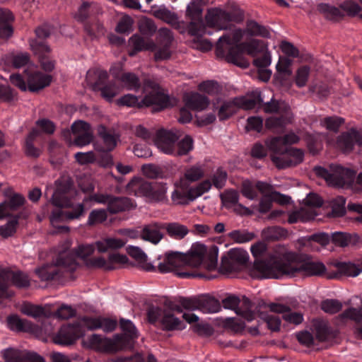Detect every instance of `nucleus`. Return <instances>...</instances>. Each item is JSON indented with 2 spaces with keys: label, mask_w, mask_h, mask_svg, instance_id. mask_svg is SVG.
I'll use <instances>...</instances> for the list:
<instances>
[{
  "label": "nucleus",
  "mask_w": 362,
  "mask_h": 362,
  "mask_svg": "<svg viewBox=\"0 0 362 362\" xmlns=\"http://www.w3.org/2000/svg\"><path fill=\"white\" fill-rule=\"evenodd\" d=\"M81 206H77V212L67 213L62 211L58 209L52 211L50 216V223L52 226L57 229V232L68 233L69 228L65 226H59V223L69 220L78 219L80 213L81 212Z\"/></svg>",
  "instance_id": "nucleus-19"
},
{
  "label": "nucleus",
  "mask_w": 362,
  "mask_h": 362,
  "mask_svg": "<svg viewBox=\"0 0 362 362\" xmlns=\"http://www.w3.org/2000/svg\"><path fill=\"white\" fill-rule=\"evenodd\" d=\"M96 8V4L93 3L83 2L79 7L76 15V18L78 21H84L90 14L93 13Z\"/></svg>",
  "instance_id": "nucleus-58"
},
{
  "label": "nucleus",
  "mask_w": 362,
  "mask_h": 362,
  "mask_svg": "<svg viewBox=\"0 0 362 362\" xmlns=\"http://www.w3.org/2000/svg\"><path fill=\"white\" fill-rule=\"evenodd\" d=\"M281 117H271L265 122L266 128L278 132L283 130L284 127L291 123L293 119L291 112L281 114Z\"/></svg>",
  "instance_id": "nucleus-31"
},
{
  "label": "nucleus",
  "mask_w": 362,
  "mask_h": 362,
  "mask_svg": "<svg viewBox=\"0 0 362 362\" xmlns=\"http://www.w3.org/2000/svg\"><path fill=\"white\" fill-rule=\"evenodd\" d=\"M309 91L316 93L320 98L327 97L330 93L328 86L322 82H315L311 84L309 87Z\"/></svg>",
  "instance_id": "nucleus-59"
},
{
  "label": "nucleus",
  "mask_w": 362,
  "mask_h": 362,
  "mask_svg": "<svg viewBox=\"0 0 362 362\" xmlns=\"http://www.w3.org/2000/svg\"><path fill=\"white\" fill-rule=\"evenodd\" d=\"M321 308L325 313L334 314L341 310L342 305L337 300H326L322 303Z\"/></svg>",
  "instance_id": "nucleus-62"
},
{
  "label": "nucleus",
  "mask_w": 362,
  "mask_h": 362,
  "mask_svg": "<svg viewBox=\"0 0 362 362\" xmlns=\"http://www.w3.org/2000/svg\"><path fill=\"white\" fill-rule=\"evenodd\" d=\"M167 191L168 187L166 184L162 182L155 183L153 185H151V189L146 197L155 202H164L167 200Z\"/></svg>",
  "instance_id": "nucleus-39"
},
{
  "label": "nucleus",
  "mask_w": 362,
  "mask_h": 362,
  "mask_svg": "<svg viewBox=\"0 0 362 362\" xmlns=\"http://www.w3.org/2000/svg\"><path fill=\"white\" fill-rule=\"evenodd\" d=\"M235 103L238 104V107L245 110H251L263 103V98L260 91L256 90L252 91L250 94L235 98Z\"/></svg>",
  "instance_id": "nucleus-30"
},
{
  "label": "nucleus",
  "mask_w": 362,
  "mask_h": 362,
  "mask_svg": "<svg viewBox=\"0 0 362 362\" xmlns=\"http://www.w3.org/2000/svg\"><path fill=\"white\" fill-rule=\"evenodd\" d=\"M202 9L195 2H191L187 8V16L190 18L191 22L189 30L192 35H198L202 32L204 25L202 21Z\"/></svg>",
  "instance_id": "nucleus-20"
},
{
  "label": "nucleus",
  "mask_w": 362,
  "mask_h": 362,
  "mask_svg": "<svg viewBox=\"0 0 362 362\" xmlns=\"http://www.w3.org/2000/svg\"><path fill=\"white\" fill-rule=\"evenodd\" d=\"M97 132L99 140L94 144L95 149L100 152L113 150L117 146L118 135L102 124L98 127Z\"/></svg>",
  "instance_id": "nucleus-15"
},
{
  "label": "nucleus",
  "mask_w": 362,
  "mask_h": 362,
  "mask_svg": "<svg viewBox=\"0 0 362 362\" xmlns=\"http://www.w3.org/2000/svg\"><path fill=\"white\" fill-rule=\"evenodd\" d=\"M127 243V238L109 237L95 243L99 252H106L110 250H117L123 247Z\"/></svg>",
  "instance_id": "nucleus-33"
},
{
  "label": "nucleus",
  "mask_w": 362,
  "mask_h": 362,
  "mask_svg": "<svg viewBox=\"0 0 362 362\" xmlns=\"http://www.w3.org/2000/svg\"><path fill=\"white\" fill-rule=\"evenodd\" d=\"M355 144L361 146L362 138L359 133L354 130L342 134L337 141L338 147L346 153L351 151Z\"/></svg>",
  "instance_id": "nucleus-27"
},
{
  "label": "nucleus",
  "mask_w": 362,
  "mask_h": 362,
  "mask_svg": "<svg viewBox=\"0 0 362 362\" xmlns=\"http://www.w3.org/2000/svg\"><path fill=\"white\" fill-rule=\"evenodd\" d=\"M204 175V170L202 165H194L190 166L185 170L182 177H180L182 180H185L186 182L190 184L198 181Z\"/></svg>",
  "instance_id": "nucleus-42"
},
{
  "label": "nucleus",
  "mask_w": 362,
  "mask_h": 362,
  "mask_svg": "<svg viewBox=\"0 0 362 362\" xmlns=\"http://www.w3.org/2000/svg\"><path fill=\"white\" fill-rule=\"evenodd\" d=\"M182 313V309L179 307H175L171 310L164 311H162L158 307H152L148 310V317L151 322L159 320L163 329L182 330L186 327L185 324L175 315L176 313L181 314Z\"/></svg>",
  "instance_id": "nucleus-8"
},
{
  "label": "nucleus",
  "mask_w": 362,
  "mask_h": 362,
  "mask_svg": "<svg viewBox=\"0 0 362 362\" xmlns=\"http://www.w3.org/2000/svg\"><path fill=\"white\" fill-rule=\"evenodd\" d=\"M121 89L120 86H117L112 83H110L98 88V90H100L103 98L107 100H111L121 91Z\"/></svg>",
  "instance_id": "nucleus-55"
},
{
  "label": "nucleus",
  "mask_w": 362,
  "mask_h": 362,
  "mask_svg": "<svg viewBox=\"0 0 362 362\" xmlns=\"http://www.w3.org/2000/svg\"><path fill=\"white\" fill-rule=\"evenodd\" d=\"M271 264L257 262L252 275L259 277L279 279L284 276L305 277L321 276L326 272L323 263L319 261L302 260L291 254L271 258Z\"/></svg>",
  "instance_id": "nucleus-1"
},
{
  "label": "nucleus",
  "mask_w": 362,
  "mask_h": 362,
  "mask_svg": "<svg viewBox=\"0 0 362 362\" xmlns=\"http://www.w3.org/2000/svg\"><path fill=\"white\" fill-rule=\"evenodd\" d=\"M316 215L315 211L307 208H302L300 210L291 212L288 215V221L290 223H295L298 221L305 222L314 218Z\"/></svg>",
  "instance_id": "nucleus-41"
},
{
  "label": "nucleus",
  "mask_w": 362,
  "mask_h": 362,
  "mask_svg": "<svg viewBox=\"0 0 362 362\" xmlns=\"http://www.w3.org/2000/svg\"><path fill=\"white\" fill-rule=\"evenodd\" d=\"M304 153L298 148H291L281 156H272V162L278 168H285L299 164L303 160Z\"/></svg>",
  "instance_id": "nucleus-16"
},
{
  "label": "nucleus",
  "mask_w": 362,
  "mask_h": 362,
  "mask_svg": "<svg viewBox=\"0 0 362 362\" xmlns=\"http://www.w3.org/2000/svg\"><path fill=\"white\" fill-rule=\"evenodd\" d=\"M245 32L250 36H259L269 38L271 36L269 30L255 21H250L247 23Z\"/></svg>",
  "instance_id": "nucleus-44"
},
{
  "label": "nucleus",
  "mask_w": 362,
  "mask_h": 362,
  "mask_svg": "<svg viewBox=\"0 0 362 362\" xmlns=\"http://www.w3.org/2000/svg\"><path fill=\"white\" fill-rule=\"evenodd\" d=\"M336 267L341 274L348 276L355 277L362 271L356 264L351 262H338L336 264Z\"/></svg>",
  "instance_id": "nucleus-53"
},
{
  "label": "nucleus",
  "mask_w": 362,
  "mask_h": 362,
  "mask_svg": "<svg viewBox=\"0 0 362 362\" xmlns=\"http://www.w3.org/2000/svg\"><path fill=\"white\" fill-rule=\"evenodd\" d=\"M5 276L11 284L19 288L28 287L30 285V280L28 276L21 272H8Z\"/></svg>",
  "instance_id": "nucleus-45"
},
{
  "label": "nucleus",
  "mask_w": 362,
  "mask_h": 362,
  "mask_svg": "<svg viewBox=\"0 0 362 362\" xmlns=\"http://www.w3.org/2000/svg\"><path fill=\"white\" fill-rule=\"evenodd\" d=\"M14 18L6 8H0V44L6 42L13 34L11 23Z\"/></svg>",
  "instance_id": "nucleus-24"
},
{
  "label": "nucleus",
  "mask_w": 362,
  "mask_h": 362,
  "mask_svg": "<svg viewBox=\"0 0 362 362\" xmlns=\"http://www.w3.org/2000/svg\"><path fill=\"white\" fill-rule=\"evenodd\" d=\"M88 345L93 349L103 351H118L132 346L130 341L122 343V339L115 336L112 339L103 338L98 334H93L88 339Z\"/></svg>",
  "instance_id": "nucleus-10"
},
{
  "label": "nucleus",
  "mask_w": 362,
  "mask_h": 362,
  "mask_svg": "<svg viewBox=\"0 0 362 362\" xmlns=\"http://www.w3.org/2000/svg\"><path fill=\"white\" fill-rule=\"evenodd\" d=\"M21 311L24 315L38 318L45 315V310L42 307L32 304H23L21 308Z\"/></svg>",
  "instance_id": "nucleus-54"
},
{
  "label": "nucleus",
  "mask_w": 362,
  "mask_h": 362,
  "mask_svg": "<svg viewBox=\"0 0 362 362\" xmlns=\"http://www.w3.org/2000/svg\"><path fill=\"white\" fill-rule=\"evenodd\" d=\"M227 180V173L222 169H218L211 177L207 179L217 189H221L224 187Z\"/></svg>",
  "instance_id": "nucleus-56"
},
{
  "label": "nucleus",
  "mask_w": 362,
  "mask_h": 362,
  "mask_svg": "<svg viewBox=\"0 0 362 362\" xmlns=\"http://www.w3.org/2000/svg\"><path fill=\"white\" fill-rule=\"evenodd\" d=\"M248 253L243 249H231L221 257L220 273L230 274L242 271L247 267Z\"/></svg>",
  "instance_id": "nucleus-9"
},
{
  "label": "nucleus",
  "mask_w": 362,
  "mask_h": 362,
  "mask_svg": "<svg viewBox=\"0 0 362 362\" xmlns=\"http://www.w3.org/2000/svg\"><path fill=\"white\" fill-rule=\"evenodd\" d=\"M233 21L231 13L220 8L209 9L205 16L206 26L217 30L231 29Z\"/></svg>",
  "instance_id": "nucleus-11"
},
{
  "label": "nucleus",
  "mask_w": 362,
  "mask_h": 362,
  "mask_svg": "<svg viewBox=\"0 0 362 362\" xmlns=\"http://www.w3.org/2000/svg\"><path fill=\"white\" fill-rule=\"evenodd\" d=\"M140 105L142 107L156 105V110H161L168 107V97L159 92L158 90L153 89L141 100V104Z\"/></svg>",
  "instance_id": "nucleus-26"
},
{
  "label": "nucleus",
  "mask_w": 362,
  "mask_h": 362,
  "mask_svg": "<svg viewBox=\"0 0 362 362\" xmlns=\"http://www.w3.org/2000/svg\"><path fill=\"white\" fill-rule=\"evenodd\" d=\"M315 174L326 181L327 185L342 187L349 185L354 180L356 173L349 168L337 164H332L329 168L315 167Z\"/></svg>",
  "instance_id": "nucleus-7"
},
{
  "label": "nucleus",
  "mask_w": 362,
  "mask_h": 362,
  "mask_svg": "<svg viewBox=\"0 0 362 362\" xmlns=\"http://www.w3.org/2000/svg\"><path fill=\"white\" fill-rule=\"evenodd\" d=\"M310 74V68L303 65L298 67L294 75V82L297 87L303 88L307 85Z\"/></svg>",
  "instance_id": "nucleus-47"
},
{
  "label": "nucleus",
  "mask_w": 362,
  "mask_h": 362,
  "mask_svg": "<svg viewBox=\"0 0 362 362\" xmlns=\"http://www.w3.org/2000/svg\"><path fill=\"white\" fill-rule=\"evenodd\" d=\"M168 235L177 240L184 239L189 233L187 226L179 222L163 223Z\"/></svg>",
  "instance_id": "nucleus-32"
},
{
  "label": "nucleus",
  "mask_w": 362,
  "mask_h": 362,
  "mask_svg": "<svg viewBox=\"0 0 362 362\" xmlns=\"http://www.w3.org/2000/svg\"><path fill=\"white\" fill-rule=\"evenodd\" d=\"M83 332L79 330L77 325L65 326L61 328L54 337V341L61 345H68L73 343L76 339L82 336Z\"/></svg>",
  "instance_id": "nucleus-21"
},
{
  "label": "nucleus",
  "mask_w": 362,
  "mask_h": 362,
  "mask_svg": "<svg viewBox=\"0 0 362 362\" xmlns=\"http://www.w3.org/2000/svg\"><path fill=\"white\" fill-rule=\"evenodd\" d=\"M183 306L188 311L182 314V318L189 324L198 322L199 317L195 314L191 313V310H199V300H185L183 303Z\"/></svg>",
  "instance_id": "nucleus-46"
},
{
  "label": "nucleus",
  "mask_w": 362,
  "mask_h": 362,
  "mask_svg": "<svg viewBox=\"0 0 362 362\" xmlns=\"http://www.w3.org/2000/svg\"><path fill=\"white\" fill-rule=\"evenodd\" d=\"M221 306L218 300L211 297H203L199 300V310L204 313H216Z\"/></svg>",
  "instance_id": "nucleus-40"
},
{
  "label": "nucleus",
  "mask_w": 362,
  "mask_h": 362,
  "mask_svg": "<svg viewBox=\"0 0 362 362\" xmlns=\"http://www.w3.org/2000/svg\"><path fill=\"white\" fill-rule=\"evenodd\" d=\"M6 362H43L42 357L34 353L8 348L2 352Z\"/></svg>",
  "instance_id": "nucleus-18"
},
{
  "label": "nucleus",
  "mask_w": 362,
  "mask_h": 362,
  "mask_svg": "<svg viewBox=\"0 0 362 362\" xmlns=\"http://www.w3.org/2000/svg\"><path fill=\"white\" fill-rule=\"evenodd\" d=\"M92 200L107 205V209L112 214L129 210L135 207V204L127 197H113L106 194H94Z\"/></svg>",
  "instance_id": "nucleus-12"
},
{
  "label": "nucleus",
  "mask_w": 362,
  "mask_h": 362,
  "mask_svg": "<svg viewBox=\"0 0 362 362\" xmlns=\"http://www.w3.org/2000/svg\"><path fill=\"white\" fill-rule=\"evenodd\" d=\"M39 135V132L36 129H33L29 135L27 136L25 140V153L27 156L37 158L40 156L41 150L33 146V142L34 139Z\"/></svg>",
  "instance_id": "nucleus-48"
},
{
  "label": "nucleus",
  "mask_w": 362,
  "mask_h": 362,
  "mask_svg": "<svg viewBox=\"0 0 362 362\" xmlns=\"http://www.w3.org/2000/svg\"><path fill=\"white\" fill-rule=\"evenodd\" d=\"M186 106L196 111H202L209 105L206 97L197 93H191L185 96Z\"/></svg>",
  "instance_id": "nucleus-34"
},
{
  "label": "nucleus",
  "mask_w": 362,
  "mask_h": 362,
  "mask_svg": "<svg viewBox=\"0 0 362 362\" xmlns=\"http://www.w3.org/2000/svg\"><path fill=\"white\" fill-rule=\"evenodd\" d=\"M74 140L70 141L69 145L83 147L90 144L93 139V132L90 124L84 121L78 120L71 125Z\"/></svg>",
  "instance_id": "nucleus-13"
},
{
  "label": "nucleus",
  "mask_w": 362,
  "mask_h": 362,
  "mask_svg": "<svg viewBox=\"0 0 362 362\" xmlns=\"http://www.w3.org/2000/svg\"><path fill=\"white\" fill-rule=\"evenodd\" d=\"M176 128H160L156 132L153 141L162 153L174 156L187 155L194 148V141Z\"/></svg>",
  "instance_id": "nucleus-3"
},
{
  "label": "nucleus",
  "mask_w": 362,
  "mask_h": 362,
  "mask_svg": "<svg viewBox=\"0 0 362 362\" xmlns=\"http://www.w3.org/2000/svg\"><path fill=\"white\" fill-rule=\"evenodd\" d=\"M206 253V248L202 244L193 245L188 255L177 252H168L158 257V269L161 273H167L185 266L197 267L203 262Z\"/></svg>",
  "instance_id": "nucleus-4"
},
{
  "label": "nucleus",
  "mask_w": 362,
  "mask_h": 362,
  "mask_svg": "<svg viewBox=\"0 0 362 362\" xmlns=\"http://www.w3.org/2000/svg\"><path fill=\"white\" fill-rule=\"evenodd\" d=\"M133 20L127 15L123 16L117 23L115 28L119 33H129L132 30Z\"/></svg>",
  "instance_id": "nucleus-60"
},
{
  "label": "nucleus",
  "mask_w": 362,
  "mask_h": 362,
  "mask_svg": "<svg viewBox=\"0 0 362 362\" xmlns=\"http://www.w3.org/2000/svg\"><path fill=\"white\" fill-rule=\"evenodd\" d=\"M117 103L119 105L127 107H142L140 105L141 104V100H139L136 95L132 94L124 95V96L119 98Z\"/></svg>",
  "instance_id": "nucleus-61"
},
{
  "label": "nucleus",
  "mask_w": 362,
  "mask_h": 362,
  "mask_svg": "<svg viewBox=\"0 0 362 362\" xmlns=\"http://www.w3.org/2000/svg\"><path fill=\"white\" fill-rule=\"evenodd\" d=\"M71 243L69 241H66L64 243V247L62 250H59V257L57 261V265H62L69 268L72 270L75 269V260L73 257H68L67 259H65V253L66 250L69 248Z\"/></svg>",
  "instance_id": "nucleus-51"
},
{
  "label": "nucleus",
  "mask_w": 362,
  "mask_h": 362,
  "mask_svg": "<svg viewBox=\"0 0 362 362\" xmlns=\"http://www.w3.org/2000/svg\"><path fill=\"white\" fill-rule=\"evenodd\" d=\"M121 88L127 90H136L141 86L140 79L134 73L125 72L121 74L118 78Z\"/></svg>",
  "instance_id": "nucleus-38"
},
{
  "label": "nucleus",
  "mask_w": 362,
  "mask_h": 362,
  "mask_svg": "<svg viewBox=\"0 0 362 362\" xmlns=\"http://www.w3.org/2000/svg\"><path fill=\"white\" fill-rule=\"evenodd\" d=\"M163 223L151 221L141 227L139 238L144 241L148 242L153 245H158L164 238L165 234Z\"/></svg>",
  "instance_id": "nucleus-14"
},
{
  "label": "nucleus",
  "mask_w": 362,
  "mask_h": 362,
  "mask_svg": "<svg viewBox=\"0 0 362 362\" xmlns=\"http://www.w3.org/2000/svg\"><path fill=\"white\" fill-rule=\"evenodd\" d=\"M129 51L131 57L134 56L137 52L142 51H153L156 44L149 38L144 37L139 35H134L129 39Z\"/></svg>",
  "instance_id": "nucleus-22"
},
{
  "label": "nucleus",
  "mask_w": 362,
  "mask_h": 362,
  "mask_svg": "<svg viewBox=\"0 0 362 362\" xmlns=\"http://www.w3.org/2000/svg\"><path fill=\"white\" fill-rule=\"evenodd\" d=\"M230 45L228 37H220L216 44V56L241 68H247L250 65L243 57L244 53L253 56L267 46L263 41L256 39L239 44L235 47H230Z\"/></svg>",
  "instance_id": "nucleus-2"
},
{
  "label": "nucleus",
  "mask_w": 362,
  "mask_h": 362,
  "mask_svg": "<svg viewBox=\"0 0 362 362\" xmlns=\"http://www.w3.org/2000/svg\"><path fill=\"white\" fill-rule=\"evenodd\" d=\"M35 272L42 281L52 279L57 274L54 267L50 265H45L37 269Z\"/></svg>",
  "instance_id": "nucleus-64"
},
{
  "label": "nucleus",
  "mask_w": 362,
  "mask_h": 362,
  "mask_svg": "<svg viewBox=\"0 0 362 362\" xmlns=\"http://www.w3.org/2000/svg\"><path fill=\"white\" fill-rule=\"evenodd\" d=\"M30 47L40 60L42 68L46 71H51L54 68V62L47 57V54L51 52L48 45L39 42L37 40H30Z\"/></svg>",
  "instance_id": "nucleus-17"
},
{
  "label": "nucleus",
  "mask_w": 362,
  "mask_h": 362,
  "mask_svg": "<svg viewBox=\"0 0 362 362\" xmlns=\"http://www.w3.org/2000/svg\"><path fill=\"white\" fill-rule=\"evenodd\" d=\"M344 122V120L341 117H327L320 120V125L329 131L336 132Z\"/></svg>",
  "instance_id": "nucleus-52"
},
{
  "label": "nucleus",
  "mask_w": 362,
  "mask_h": 362,
  "mask_svg": "<svg viewBox=\"0 0 362 362\" xmlns=\"http://www.w3.org/2000/svg\"><path fill=\"white\" fill-rule=\"evenodd\" d=\"M263 110L267 113H279L283 114L286 112H291L289 106L284 102L279 101L272 98L270 101L267 102L263 105Z\"/></svg>",
  "instance_id": "nucleus-43"
},
{
  "label": "nucleus",
  "mask_w": 362,
  "mask_h": 362,
  "mask_svg": "<svg viewBox=\"0 0 362 362\" xmlns=\"http://www.w3.org/2000/svg\"><path fill=\"white\" fill-rule=\"evenodd\" d=\"M8 327L15 331H23L33 332L36 330V326L25 319H21L17 315H12L7 319Z\"/></svg>",
  "instance_id": "nucleus-36"
},
{
  "label": "nucleus",
  "mask_w": 362,
  "mask_h": 362,
  "mask_svg": "<svg viewBox=\"0 0 362 362\" xmlns=\"http://www.w3.org/2000/svg\"><path fill=\"white\" fill-rule=\"evenodd\" d=\"M120 327L124 334L123 335L117 336L122 339V343L127 344L128 341H130L132 344L131 349H132L134 346V339L138 337L135 326L130 320L121 319ZM128 349H130V348Z\"/></svg>",
  "instance_id": "nucleus-37"
},
{
  "label": "nucleus",
  "mask_w": 362,
  "mask_h": 362,
  "mask_svg": "<svg viewBox=\"0 0 362 362\" xmlns=\"http://www.w3.org/2000/svg\"><path fill=\"white\" fill-rule=\"evenodd\" d=\"M51 79L49 74L41 73L34 64H30L25 70L24 77L19 74L10 76L11 84L23 91L27 90L31 92L38 91L49 86Z\"/></svg>",
  "instance_id": "nucleus-5"
},
{
  "label": "nucleus",
  "mask_w": 362,
  "mask_h": 362,
  "mask_svg": "<svg viewBox=\"0 0 362 362\" xmlns=\"http://www.w3.org/2000/svg\"><path fill=\"white\" fill-rule=\"evenodd\" d=\"M228 237L235 243H247L255 238L254 233L247 230H235L228 233Z\"/></svg>",
  "instance_id": "nucleus-50"
},
{
  "label": "nucleus",
  "mask_w": 362,
  "mask_h": 362,
  "mask_svg": "<svg viewBox=\"0 0 362 362\" xmlns=\"http://www.w3.org/2000/svg\"><path fill=\"white\" fill-rule=\"evenodd\" d=\"M272 313V314L262 313L261 317L267 322L269 329L272 331H278L280 328L281 320L276 315L277 313Z\"/></svg>",
  "instance_id": "nucleus-57"
},
{
  "label": "nucleus",
  "mask_w": 362,
  "mask_h": 362,
  "mask_svg": "<svg viewBox=\"0 0 362 362\" xmlns=\"http://www.w3.org/2000/svg\"><path fill=\"white\" fill-rule=\"evenodd\" d=\"M214 107L217 111L220 120H226L235 114L238 108L235 98L232 100H226L217 98L214 103Z\"/></svg>",
  "instance_id": "nucleus-23"
},
{
  "label": "nucleus",
  "mask_w": 362,
  "mask_h": 362,
  "mask_svg": "<svg viewBox=\"0 0 362 362\" xmlns=\"http://www.w3.org/2000/svg\"><path fill=\"white\" fill-rule=\"evenodd\" d=\"M150 189L151 184L140 177H134L127 185L128 193L136 196H146Z\"/></svg>",
  "instance_id": "nucleus-35"
},
{
  "label": "nucleus",
  "mask_w": 362,
  "mask_h": 362,
  "mask_svg": "<svg viewBox=\"0 0 362 362\" xmlns=\"http://www.w3.org/2000/svg\"><path fill=\"white\" fill-rule=\"evenodd\" d=\"M107 218V213L103 209H97L92 211L88 216V224L95 225L100 223Z\"/></svg>",
  "instance_id": "nucleus-63"
},
{
  "label": "nucleus",
  "mask_w": 362,
  "mask_h": 362,
  "mask_svg": "<svg viewBox=\"0 0 362 362\" xmlns=\"http://www.w3.org/2000/svg\"><path fill=\"white\" fill-rule=\"evenodd\" d=\"M293 61L285 57H279L278 63L276 65V69L280 78L281 84L284 86L290 88L292 86V82L288 81V78L292 75L293 71L291 66Z\"/></svg>",
  "instance_id": "nucleus-25"
},
{
  "label": "nucleus",
  "mask_w": 362,
  "mask_h": 362,
  "mask_svg": "<svg viewBox=\"0 0 362 362\" xmlns=\"http://www.w3.org/2000/svg\"><path fill=\"white\" fill-rule=\"evenodd\" d=\"M250 250H251L252 255L256 258V260L255 261L254 264L250 267L249 272H250V274L251 276H252L254 278H258V279H267V277L255 276L254 275H252V272L255 268V265L257 262L261 261V262L271 264V262H272L271 258H272L273 257H276V256L282 257V256H286V255H287V254H275V255H269L268 257V258L266 259H259L262 256H263L267 251V245L263 242H258V243H256L255 244L252 245L250 247Z\"/></svg>",
  "instance_id": "nucleus-29"
},
{
  "label": "nucleus",
  "mask_w": 362,
  "mask_h": 362,
  "mask_svg": "<svg viewBox=\"0 0 362 362\" xmlns=\"http://www.w3.org/2000/svg\"><path fill=\"white\" fill-rule=\"evenodd\" d=\"M265 144L270 151L280 154V156H283L282 154L286 151V147L281 137L276 136L268 139L266 140Z\"/></svg>",
  "instance_id": "nucleus-49"
},
{
  "label": "nucleus",
  "mask_w": 362,
  "mask_h": 362,
  "mask_svg": "<svg viewBox=\"0 0 362 362\" xmlns=\"http://www.w3.org/2000/svg\"><path fill=\"white\" fill-rule=\"evenodd\" d=\"M174 187L171 194L173 202L178 205H186L209 192L211 184L209 180H204L197 185L190 186L185 180L180 178L175 182Z\"/></svg>",
  "instance_id": "nucleus-6"
},
{
  "label": "nucleus",
  "mask_w": 362,
  "mask_h": 362,
  "mask_svg": "<svg viewBox=\"0 0 362 362\" xmlns=\"http://www.w3.org/2000/svg\"><path fill=\"white\" fill-rule=\"evenodd\" d=\"M269 311L282 314V317L291 323L298 325L303 321V316L298 313H292L288 306L279 303H271L267 306Z\"/></svg>",
  "instance_id": "nucleus-28"
}]
</instances>
